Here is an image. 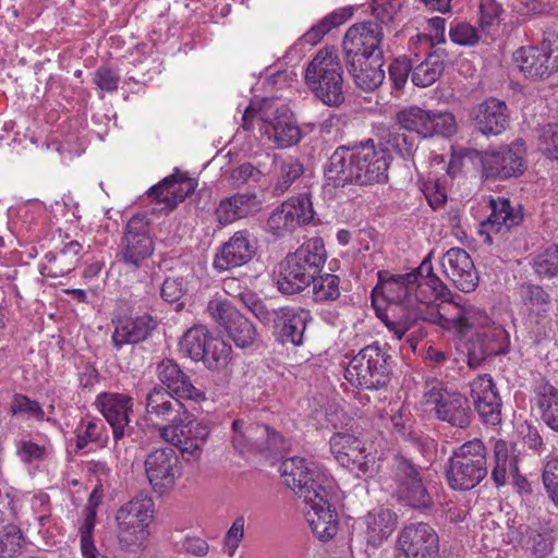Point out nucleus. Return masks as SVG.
<instances>
[{"mask_svg": "<svg viewBox=\"0 0 558 558\" xmlns=\"http://www.w3.org/2000/svg\"><path fill=\"white\" fill-rule=\"evenodd\" d=\"M279 472L284 484L308 507L306 520L322 541L331 539L338 531V515L331 504L333 483L325 470L304 458L282 461Z\"/></svg>", "mask_w": 558, "mask_h": 558, "instance_id": "obj_1", "label": "nucleus"}, {"mask_svg": "<svg viewBox=\"0 0 558 558\" xmlns=\"http://www.w3.org/2000/svg\"><path fill=\"white\" fill-rule=\"evenodd\" d=\"M391 155L373 138L341 145L329 158L326 175L333 186H367L388 182Z\"/></svg>", "mask_w": 558, "mask_h": 558, "instance_id": "obj_2", "label": "nucleus"}, {"mask_svg": "<svg viewBox=\"0 0 558 558\" xmlns=\"http://www.w3.org/2000/svg\"><path fill=\"white\" fill-rule=\"evenodd\" d=\"M378 283L373 294L380 292L387 302L386 308L377 311V316L393 332L398 340L420 323L422 310L413 308L412 292L415 283L414 275H393L387 270L377 274Z\"/></svg>", "mask_w": 558, "mask_h": 558, "instance_id": "obj_3", "label": "nucleus"}, {"mask_svg": "<svg viewBox=\"0 0 558 558\" xmlns=\"http://www.w3.org/2000/svg\"><path fill=\"white\" fill-rule=\"evenodd\" d=\"M327 252L322 238L305 241L279 265L277 289L286 295L303 292L322 272Z\"/></svg>", "mask_w": 558, "mask_h": 558, "instance_id": "obj_4", "label": "nucleus"}, {"mask_svg": "<svg viewBox=\"0 0 558 558\" xmlns=\"http://www.w3.org/2000/svg\"><path fill=\"white\" fill-rule=\"evenodd\" d=\"M395 360L387 344L375 341L362 348L349 362L344 377L362 390H379L391 381Z\"/></svg>", "mask_w": 558, "mask_h": 558, "instance_id": "obj_5", "label": "nucleus"}, {"mask_svg": "<svg viewBox=\"0 0 558 558\" xmlns=\"http://www.w3.org/2000/svg\"><path fill=\"white\" fill-rule=\"evenodd\" d=\"M305 82L324 105L339 107L344 100L343 68L333 47L319 49L307 64Z\"/></svg>", "mask_w": 558, "mask_h": 558, "instance_id": "obj_6", "label": "nucleus"}, {"mask_svg": "<svg viewBox=\"0 0 558 558\" xmlns=\"http://www.w3.org/2000/svg\"><path fill=\"white\" fill-rule=\"evenodd\" d=\"M487 473V449L478 438L456 448L445 470L448 485L454 490H470L476 487Z\"/></svg>", "mask_w": 558, "mask_h": 558, "instance_id": "obj_7", "label": "nucleus"}, {"mask_svg": "<svg viewBox=\"0 0 558 558\" xmlns=\"http://www.w3.org/2000/svg\"><path fill=\"white\" fill-rule=\"evenodd\" d=\"M393 496L404 506L418 511H426L434 505L427 489L428 468L414 463L411 458L396 454L391 464Z\"/></svg>", "mask_w": 558, "mask_h": 558, "instance_id": "obj_8", "label": "nucleus"}, {"mask_svg": "<svg viewBox=\"0 0 558 558\" xmlns=\"http://www.w3.org/2000/svg\"><path fill=\"white\" fill-rule=\"evenodd\" d=\"M482 178L497 182L518 179L526 171V146L522 138L480 154Z\"/></svg>", "mask_w": 558, "mask_h": 558, "instance_id": "obj_9", "label": "nucleus"}, {"mask_svg": "<svg viewBox=\"0 0 558 558\" xmlns=\"http://www.w3.org/2000/svg\"><path fill=\"white\" fill-rule=\"evenodd\" d=\"M155 252V242L151 234L150 220L145 215H134L124 227L118 262L123 264L128 271L143 268Z\"/></svg>", "mask_w": 558, "mask_h": 558, "instance_id": "obj_10", "label": "nucleus"}, {"mask_svg": "<svg viewBox=\"0 0 558 558\" xmlns=\"http://www.w3.org/2000/svg\"><path fill=\"white\" fill-rule=\"evenodd\" d=\"M424 398L427 404L434 405L438 420L462 429L470 426L473 414L465 396L449 391L442 381L430 378L425 383Z\"/></svg>", "mask_w": 558, "mask_h": 558, "instance_id": "obj_11", "label": "nucleus"}, {"mask_svg": "<svg viewBox=\"0 0 558 558\" xmlns=\"http://www.w3.org/2000/svg\"><path fill=\"white\" fill-rule=\"evenodd\" d=\"M513 59L526 78L549 77L558 72V32L544 31L539 46L520 47Z\"/></svg>", "mask_w": 558, "mask_h": 558, "instance_id": "obj_12", "label": "nucleus"}, {"mask_svg": "<svg viewBox=\"0 0 558 558\" xmlns=\"http://www.w3.org/2000/svg\"><path fill=\"white\" fill-rule=\"evenodd\" d=\"M154 501L147 495L138 494L117 512L119 543L122 548L138 546L147 536L146 527L153 518Z\"/></svg>", "mask_w": 558, "mask_h": 558, "instance_id": "obj_13", "label": "nucleus"}, {"mask_svg": "<svg viewBox=\"0 0 558 558\" xmlns=\"http://www.w3.org/2000/svg\"><path fill=\"white\" fill-rule=\"evenodd\" d=\"M232 442L241 453L245 451L275 456L284 450L283 437L274 428L260 423L246 424L238 418L232 423Z\"/></svg>", "mask_w": 558, "mask_h": 558, "instance_id": "obj_14", "label": "nucleus"}, {"mask_svg": "<svg viewBox=\"0 0 558 558\" xmlns=\"http://www.w3.org/2000/svg\"><path fill=\"white\" fill-rule=\"evenodd\" d=\"M232 442L241 453L245 451L275 456L284 450L283 437L274 428L260 423L246 424L238 418L232 423Z\"/></svg>", "mask_w": 558, "mask_h": 558, "instance_id": "obj_15", "label": "nucleus"}, {"mask_svg": "<svg viewBox=\"0 0 558 558\" xmlns=\"http://www.w3.org/2000/svg\"><path fill=\"white\" fill-rule=\"evenodd\" d=\"M181 397L172 395L163 386L155 385L145 397L146 423L158 429L162 438L165 429L172 427L181 417H185L187 408Z\"/></svg>", "mask_w": 558, "mask_h": 558, "instance_id": "obj_16", "label": "nucleus"}, {"mask_svg": "<svg viewBox=\"0 0 558 558\" xmlns=\"http://www.w3.org/2000/svg\"><path fill=\"white\" fill-rule=\"evenodd\" d=\"M210 434L207 421L196 420L187 410L185 417L165 429L162 439L177 447L187 461L198 459Z\"/></svg>", "mask_w": 558, "mask_h": 558, "instance_id": "obj_17", "label": "nucleus"}, {"mask_svg": "<svg viewBox=\"0 0 558 558\" xmlns=\"http://www.w3.org/2000/svg\"><path fill=\"white\" fill-rule=\"evenodd\" d=\"M315 211L307 194L292 197L277 206L266 221V231L276 238L291 234L301 225L314 221Z\"/></svg>", "mask_w": 558, "mask_h": 558, "instance_id": "obj_18", "label": "nucleus"}, {"mask_svg": "<svg viewBox=\"0 0 558 558\" xmlns=\"http://www.w3.org/2000/svg\"><path fill=\"white\" fill-rule=\"evenodd\" d=\"M210 317L228 332L229 337L239 348L252 345L256 339L254 324L242 315L227 299H213L207 304Z\"/></svg>", "mask_w": 558, "mask_h": 558, "instance_id": "obj_19", "label": "nucleus"}, {"mask_svg": "<svg viewBox=\"0 0 558 558\" xmlns=\"http://www.w3.org/2000/svg\"><path fill=\"white\" fill-rule=\"evenodd\" d=\"M111 322L114 327L111 343L117 351L150 339L159 326L158 318L147 312L119 314Z\"/></svg>", "mask_w": 558, "mask_h": 558, "instance_id": "obj_20", "label": "nucleus"}, {"mask_svg": "<svg viewBox=\"0 0 558 558\" xmlns=\"http://www.w3.org/2000/svg\"><path fill=\"white\" fill-rule=\"evenodd\" d=\"M258 240L248 229L235 231L217 250L213 267L218 272L241 267L250 263L257 253Z\"/></svg>", "mask_w": 558, "mask_h": 558, "instance_id": "obj_21", "label": "nucleus"}, {"mask_svg": "<svg viewBox=\"0 0 558 558\" xmlns=\"http://www.w3.org/2000/svg\"><path fill=\"white\" fill-rule=\"evenodd\" d=\"M384 33L378 22H362L352 25L345 33L342 48L345 59L355 57L384 58L381 49Z\"/></svg>", "mask_w": 558, "mask_h": 558, "instance_id": "obj_22", "label": "nucleus"}, {"mask_svg": "<svg viewBox=\"0 0 558 558\" xmlns=\"http://www.w3.org/2000/svg\"><path fill=\"white\" fill-rule=\"evenodd\" d=\"M112 429L116 442L131 435L130 414L133 412V398L118 392H101L94 402Z\"/></svg>", "mask_w": 558, "mask_h": 558, "instance_id": "obj_23", "label": "nucleus"}, {"mask_svg": "<svg viewBox=\"0 0 558 558\" xmlns=\"http://www.w3.org/2000/svg\"><path fill=\"white\" fill-rule=\"evenodd\" d=\"M397 544L405 558H436L439 553L438 534L425 522L405 525L399 533Z\"/></svg>", "mask_w": 558, "mask_h": 558, "instance_id": "obj_24", "label": "nucleus"}, {"mask_svg": "<svg viewBox=\"0 0 558 558\" xmlns=\"http://www.w3.org/2000/svg\"><path fill=\"white\" fill-rule=\"evenodd\" d=\"M145 472L154 490L163 494L181 475V464L173 448H159L147 454Z\"/></svg>", "mask_w": 558, "mask_h": 558, "instance_id": "obj_25", "label": "nucleus"}, {"mask_svg": "<svg viewBox=\"0 0 558 558\" xmlns=\"http://www.w3.org/2000/svg\"><path fill=\"white\" fill-rule=\"evenodd\" d=\"M457 299L461 300L460 296L452 294L449 300H444L442 304L436 307L424 306L420 322L437 325L457 333H465L473 325L471 319L473 308L461 305Z\"/></svg>", "mask_w": 558, "mask_h": 558, "instance_id": "obj_26", "label": "nucleus"}, {"mask_svg": "<svg viewBox=\"0 0 558 558\" xmlns=\"http://www.w3.org/2000/svg\"><path fill=\"white\" fill-rule=\"evenodd\" d=\"M470 118L474 130L486 137L505 133L511 123L509 107L496 97H488L474 106Z\"/></svg>", "mask_w": 558, "mask_h": 558, "instance_id": "obj_27", "label": "nucleus"}, {"mask_svg": "<svg viewBox=\"0 0 558 558\" xmlns=\"http://www.w3.org/2000/svg\"><path fill=\"white\" fill-rule=\"evenodd\" d=\"M470 396L481 421L488 426L501 422L502 401L489 374H482L470 383Z\"/></svg>", "mask_w": 558, "mask_h": 558, "instance_id": "obj_28", "label": "nucleus"}, {"mask_svg": "<svg viewBox=\"0 0 558 558\" xmlns=\"http://www.w3.org/2000/svg\"><path fill=\"white\" fill-rule=\"evenodd\" d=\"M313 320L311 312L304 307L283 306L278 307L271 333L275 340L281 344L291 343L300 347L304 343V333L307 324Z\"/></svg>", "mask_w": 558, "mask_h": 558, "instance_id": "obj_29", "label": "nucleus"}, {"mask_svg": "<svg viewBox=\"0 0 558 558\" xmlns=\"http://www.w3.org/2000/svg\"><path fill=\"white\" fill-rule=\"evenodd\" d=\"M490 215L481 223V232H486L487 241L492 242L490 233L511 232L524 221V208L520 204H512L506 197H492L489 199Z\"/></svg>", "mask_w": 558, "mask_h": 558, "instance_id": "obj_30", "label": "nucleus"}, {"mask_svg": "<svg viewBox=\"0 0 558 558\" xmlns=\"http://www.w3.org/2000/svg\"><path fill=\"white\" fill-rule=\"evenodd\" d=\"M441 267L446 277L453 286L464 292L474 291L478 284V276L469 253L461 247H451L441 258Z\"/></svg>", "mask_w": 558, "mask_h": 558, "instance_id": "obj_31", "label": "nucleus"}, {"mask_svg": "<svg viewBox=\"0 0 558 558\" xmlns=\"http://www.w3.org/2000/svg\"><path fill=\"white\" fill-rule=\"evenodd\" d=\"M509 336L501 326H490L475 332L468 344L469 364L480 365L487 357L508 352Z\"/></svg>", "mask_w": 558, "mask_h": 558, "instance_id": "obj_32", "label": "nucleus"}, {"mask_svg": "<svg viewBox=\"0 0 558 558\" xmlns=\"http://www.w3.org/2000/svg\"><path fill=\"white\" fill-rule=\"evenodd\" d=\"M262 120L268 124L266 133L272 137L278 147H291L302 138L301 129L287 105L265 109Z\"/></svg>", "mask_w": 558, "mask_h": 558, "instance_id": "obj_33", "label": "nucleus"}, {"mask_svg": "<svg viewBox=\"0 0 558 558\" xmlns=\"http://www.w3.org/2000/svg\"><path fill=\"white\" fill-rule=\"evenodd\" d=\"M156 374L160 383L158 385L163 386L172 395L195 402L206 400L205 392L193 385L191 377L174 360H161L157 364Z\"/></svg>", "mask_w": 558, "mask_h": 558, "instance_id": "obj_34", "label": "nucleus"}, {"mask_svg": "<svg viewBox=\"0 0 558 558\" xmlns=\"http://www.w3.org/2000/svg\"><path fill=\"white\" fill-rule=\"evenodd\" d=\"M262 209V201L255 192H236L220 199L215 217L219 226L226 227L240 219L254 216Z\"/></svg>", "mask_w": 558, "mask_h": 558, "instance_id": "obj_35", "label": "nucleus"}, {"mask_svg": "<svg viewBox=\"0 0 558 558\" xmlns=\"http://www.w3.org/2000/svg\"><path fill=\"white\" fill-rule=\"evenodd\" d=\"M195 187L196 183L192 179L181 174H172L150 187L148 196L157 203L163 204L165 209L172 210L179 203L193 194Z\"/></svg>", "mask_w": 558, "mask_h": 558, "instance_id": "obj_36", "label": "nucleus"}, {"mask_svg": "<svg viewBox=\"0 0 558 558\" xmlns=\"http://www.w3.org/2000/svg\"><path fill=\"white\" fill-rule=\"evenodd\" d=\"M384 58L355 57L345 59L348 72L352 76L355 85L365 90L373 92L381 85L385 78L383 70Z\"/></svg>", "mask_w": 558, "mask_h": 558, "instance_id": "obj_37", "label": "nucleus"}, {"mask_svg": "<svg viewBox=\"0 0 558 558\" xmlns=\"http://www.w3.org/2000/svg\"><path fill=\"white\" fill-rule=\"evenodd\" d=\"M83 246L77 241H70L58 252L45 254V263L39 266L43 276L58 278L69 275L80 263Z\"/></svg>", "mask_w": 558, "mask_h": 558, "instance_id": "obj_38", "label": "nucleus"}, {"mask_svg": "<svg viewBox=\"0 0 558 558\" xmlns=\"http://www.w3.org/2000/svg\"><path fill=\"white\" fill-rule=\"evenodd\" d=\"M519 469V453L515 444L505 439L493 441V461L490 477L497 487L505 486L511 474Z\"/></svg>", "mask_w": 558, "mask_h": 558, "instance_id": "obj_39", "label": "nucleus"}, {"mask_svg": "<svg viewBox=\"0 0 558 558\" xmlns=\"http://www.w3.org/2000/svg\"><path fill=\"white\" fill-rule=\"evenodd\" d=\"M365 538L373 547L380 546L395 531L397 514L389 509H378L364 517Z\"/></svg>", "mask_w": 558, "mask_h": 558, "instance_id": "obj_40", "label": "nucleus"}, {"mask_svg": "<svg viewBox=\"0 0 558 558\" xmlns=\"http://www.w3.org/2000/svg\"><path fill=\"white\" fill-rule=\"evenodd\" d=\"M448 53L442 48H436L427 53L417 64L413 63L412 82L420 87L433 85L444 73Z\"/></svg>", "mask_w": 558, "mask_h": 558, "instance_id": "obj_41", "label": "nucleus"}, {"mask_svg": "<svg viewBox=\"0 0 558 558\" xmlns=\"http://www.w3.org/2000/svg\"><path fill=\"white\" fill-rule=\"evenodd\" d=\"M535 395L542 421L558 433V389L549 383H542L535 388Z\"/></svg>", "mask_w": 558, "mask_h": 558, "instance_id": "obj_42", "label": "nucleus"}, {"mask_svg": "<svg viewBox=\"0 0 558 558\" xmlns=\"http://www.w3.org/2000/svg\"><path fill=\"white\" fill-rule=\"evenodd\" d=\"M75 451L83 450L88 442H96L100 447L107 445L108 432L102 420L98 417L82 418L75 429Z\"/></svg>", "mask_w": 558, "mask_h": 558, "instance_id": "obj_43", "label": "nucleus"}, {"mask_svg": "<svg viewBox=\"0 0 558 558\" xmlns=\"http://www.w3.org/2000/svg\"><path fill=\"white\" fill-rule=\"evenodd\" d=\"M352 14L353 11L350 7L341 8L329 13L303 35L304 41L313 46L317 45L325 35H327L331 29L345 23Z\"/></svg>", "mask_w": 558, "mask_h": 558, "instance_id": "obj_44", "label": "nucleus"}, {"mask_svg": "<svg viewBox=\"0 0 558 558\" xmlns=\"http://www.w3.org/2000/svg\"><path fill=\"white\" fill-rule=\"evenodd\" d=\"M400 129L416 133V136L427 138L429 110L410 106L400 110L396 116Z\"/></svg>", "mask_w": 558, "mask_h": 558, "instance_id": "obj_45", "label": "nucleus"}, {"mask_svg": "<svg viewBox=\"0 0 558 558\" xmlns=\"http://www.w3.org/2000/svg\"><path fill=\"white\" fill-rule=\"evenodd\" d=\"M518 293L522 303L531 313L541 315L549 310L551 296L543 287L523 282L519 286Z\"/></svg>", "mask_w": 558, "mask_h": 558, "instance_id": "obj_46", "label": "nucleus"}, {"mask_svg": "<svg viewBox=\"0 0 558 558\" xmlns=\"http://www.w3.org/2000/svg\"><path fill=\"white\" fill-rule=\"evenodd\" d=\"M210 336L204 326L190 328L179 342L180 351L194 361H202Z\"/></svg>", "mask_w": 558, "mask_h": 558, "instance_id": "obj_47", "label": "nucleus"}, {"mask_svg": "<svg viewBox=\"0 0 558 558\" xmlns=\"http://www.w3.org/2000/svg\"><path fill=\"white\" fill-rule=\"evenodd\" d=\"M239 300L264 326H272L278 308L271 307L256 293L247 289L239 294Z\"/></svg>", "mask_w": 558, "mask_h": 558, "instance_id": "obj_48", "label": "nucleus"}, {"mask_svg": "<svg viewBox=\"0 0 558 558\" xmlns=\"http://www.w3.org/2000/svg\"><path fill=\"white\" fill-rule=\"evenodd\" d=\"M265 173L259 167L246 161L236 167L230 168L225 173V178L230 186L233 189H242L244 186H251L252 184H258Z\"/></svg>", "mask_w": 558, "mask_h": 558, "instance_id": "obj_49", "label": "nucleus"}, {"mask_svg": "<svg viewBox=\"0 0 558 558\" xmlns=\"http://www.w3.org/2000/svg\"><path fill=\"white\" fill-rule=\"evenodd\" d=\"M231 345L221 338L210 337L202 361L209 369H221L231 360Z\"/></svg>", "mask_w": 558, "mask_h": 558, "instance_id": "obj_50", "label": "nucleus"}, {"mask_svg": "<svg viewBox=\"0 0 558 558\" xmlns=\"http://www.w3.org/2000/svg\"><path fill=\"white\" fill-rule=\"evenodd\" d=\"M313 300L316 303H329L341 295L340 278L333 274L318 275L312 283Z\"/></svg>", "mask_w": 558, "mask_h": 558, "instance_id": "obj_51", "label": "nucleus"}, {"mask_svg": "<svg viewBox=\"0 0 558 558\" xmlns=\"http://www.w3.org/2000/svg\"><path fill=\"white\" fill-rule=\"evenodd\" d=\"M280 173L274 185V194L279 196L286 193L295 180L304 172L303 165L295 157L283 159L279 167Z\"/></svg>", "mask_w": 558, "mask_h": 558, "instance_id": "obj_52", "label": "nucleus"}, {"mask_svg": "<svg viewBox=\"0 0 558 558\" xmlns=\"http://www.w3.org/2000/svg\"><path fill=\"white\" fill-rule=\"evenodd\" d=\"M24 544L25 538L20 527L8 525L0 530V558H16L22 554Z\"/></svg>", "mask_w": 558, "mask_h": 558, "instance_id": "obj_53", "label": "nucleus"}, {"mask_svg": "<svg viewBox=\"0 0 558 558\" xmlns=\"http://www.w3.org/2000/svg\"><path fill=\"white\" fill-rule=\"evenodd\" d=\"M340 464L351 471H356L359 476H371L376 472L375 456L366 452L365 445L354 454H351V458L340 456Z\"/></svg>", "mask_w": 558, "mask_h": 558, "instance_id": "obj_54", "label": "nucleus"}, {"mask_svg": "<svg viewBox=\"0 0 558 558\" xmlns=\"http://www.w3.org/2000/svg\"><path fill=\"white\" fill-rule=\"evenodd\" d=\"M364 442L348 432L335 433L330 440V451L335 456L336 460L340 463V456L351 458Z\"/></svg>", "mask_w": 558, "mask_h": 558, "instance_id": "obj_55", "label": "nucleus"}, {"mask_svg": "<svg viewBox=\"0 0 558 558\" xmlns=\"http://www.w3.org/2000/svg\"><path fill=\"white\" fill-rule=\"evenodd\" d=\"M535 274L541 278H553L558 275V245L551 244L533 258Z\"/></svg>", "mask_w": 558, "mask_h": 558, "instance_id": "obj_56", "label": "nucleus"}, {"mask_svg": "<svg viewBox=\"0 0 558 558\" xmlns=\"http://www.w3.org/2000/svg\"><path fill=\"white\" fill-rule=\"evenodd\" d=\"M387 144L402 159L412 160L418 147V136L404 132H391Z\"/></svg>", "mask_w": 558, "mask_h": 558, "instance_id": "obj_57", "label": "nucleus"}, {"mask_svg": "<svg viewBox=\"0 0 558 558\" xmlns=\"http://www.w3.org/2000/svg\"><path fill=\"white\" fill-rule=\"evenodd\" d=\"M456 118L448 111L429 110V123L427 128V138L435 135L449 137L456 133Z\"/></svg>", "mask_w": 558, "mask_h": 558, "instance_id": "obj_58", "label": "nucleus"}, {"mask_svg": "<svg viewBox=\"0 0 558 558\" xmlns=\"http://www.w3.org/2000/svg\"><path fill=\"white\" fill-rule=\"evenodd\" d=\"M96 524V511L88 507L85 512L83 525L80 527L81 550L84 558H97L98 550L94 542V529Z\"/></svg>", "mask_w": 558, "mask_h": 558, "instance_id": "obj_59", "label": "nucleus"}, {"mask_svg": "<svg viewBox=\"0 0 558 558\" xmlns=\"http://www.w3.org/2000/svg\"><path fill=\"white\" fill-rule=\"evenodd\" d=\"M553 10L549 2L543 0H515L512 3V11L521 22L548 15Z\"/></svg>", "mask_w": 558, "mask_h": 558, "instance_id": "obj_60", "label": "nucleus"}, {"mask_svg": "<svg viewBox=\"0 0 558 558\" xmlns=\"http://www.w3.org/2000/svg\"><path fill=\"white\" fill-rule=\"evenodd\" d=\"M555 538L550 532L530 531L525 541L526 550L535 558H545L554 550Z\"/></svg>", "mask_w": 558, "mask_h": 558, "instance_id": "obj_61", "label": "nucleus"}, {"mask_svg": "<svg viewBox=\"0 0 558 558\" xmlns=\"http://www.w3.org/2000/svg\"><path fill=\"white\" fill-rule=\"evenodd\" d=\"M450 40L459 46L474 47L480 41L477 28L466 22L451 23L449 28Z\"/></svg>", "mask_w": 558, "mask_h": 558, "instance_id": "obj_62", "label": "nucleus"}, {"mask_svg": "<svg viewBox=\"0 0 558 558\" xmlns=\"http://www.w3.org/2000/svg\"><path fill=\"white\" fill-rule=\"evenodd\" d=\"M186 291L187 287L183 278H166L160 289V295L166 302L175 303L177 311H180L184 305L182 299L186 294Z\"/></svg>", "mask_w": 558, "mask_h": 558, "instance_id": "obj_63", "label": "nucleus"}, {"mask_svg": "<svg viewBox=\"0 0 558 558\" xmlns=\"http://www.w3.org/2000/svg\"><path fill=\"white\" fill-rule=\"evenodd\" d=\"M538 149L548 158L558 161V124H547L538 137Z\"/></svg>", "mask_w": 558, "mask_h": 558, "instance_id": "obj_64", "label": "nucleus"}]
</instances>
